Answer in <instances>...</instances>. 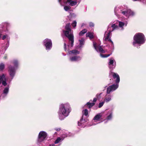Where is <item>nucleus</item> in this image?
<instances>
[{
    "label": "nucleus",
    "instance_id": "f257e3e1",
    "mask_svg": "<svg viewBox=\"0 0 146 146\" xmlns=\"http://www.w3.org/2000/svg\"><path fill=\"white\" fill-rule=\"evenodd\" d=\"M112 115V112L111 110L109 111L108 112L106 111L103 113H99L97 114L94 118L92 121V124L90 126L94 125L100 123L102 121V119L104 120H111Z\"/></svg>",
    "mask_w": 146,
    "mask_h": 146
},
{
    "label": "nucleus",
    "instance_id": "f03ea898",
    "mask_svg": "<svg viewBox=\"0 0 146 146\" xmlns=\"http://www.w3.org/2000/svg\"><path fill=\"white\" fill-rule=\"evenodd\" d=\"M114 11L115 15L118 17L123 15L125 16L127 18H128L129 16H133L134 15V13L133 11L125 6L115 7Z\"/></svg>",
    "mask_w": 146,
    "mask_h": 146
},
{
    "label": "nucleus",
    "instance_id": "7ed1b4c3",
    "mask_svg": "<svg viewBox=\"0 0 146 146\" xmlns=\"http://www.w3.org/2000/svg\"><path fill=\"white\" fill-rule=\"evenodd\" d=\"M70 105L68 103L62 104L59 106L58 114L59 119L63 120L68 116L71 111Z\"/></svg>",
    "mask_w": 146,
    "mask_h": 146
},
{
    "label": "nucleus",
    "instance_id": "20e7f679",
    "mask_svg": "<svg viewBox=\"0 0 146 146\" xmlns=\"http://www.w3.org/2000/svg\"><path fill=\"white\" fill-rule=\"evenodd\" d=\"M68 49L67 50L66 44V43H64V48L65 51L67 50L68 52V54L70 56L69 60L70 61H78L80 60L81 59V57L79 56H77L76 55L79 54L80 53V51L76 50H72L70 51V45H68Z\"/></svg>",
    "mask_w": 146,
    "mask_h": 146
},
{
    "label": "nucleus",
    "instance_id": "39448f33",
    "mask_svg": "<svg viewBox=\"0 0 146 146\" xmlns=\"http://www.w3.org/2000/svg\"><path fill=\"white\" fill-rule=\"evenodd\" d=\"M145 36L143 34L137 33L134 36L133 45L134 46L139 48L141 45L145 42Z\"/></svg>",
    "mask_w": 146,
    "mask_h": 146
},
{
    "label": "nucleus",
    "instance_id": "423d86ee",
    "mask_svg": "<svg viewBox=\"0 0 146 146\" xmlns=\"http://www.w3.org/2000/svg\"><path fill=\"white\" fill-rule=\"evenodd\" d=\"M112 76L114 79H116L115 82L117 83L116 84H113L108 87L107 89V94H109L111 92L116 90L118 87V83L120 81V78L118 74L114 72H111L109 74V76Z\"/></svg>",
    "mask_w": 146,
    "mask_h": 146
},
{
    "label": "nucleus",
    "instance_id": "0eeeda50",
    "mask_svg": "<svg viewBox=\"0 0 146 146\" xmlns=\"http://www.w3.org/2000/svg\"><path fill=\"white\" fill-rule=\"evenodd\" d=\"M70 23L67 24L65 27L66 31L63 30V31L65 36L69 39L71 42V47H72L73 46L74 42V36L73 34V31L70 28Z\"/></svg>",
    "mask_w": 146,
    "mask_h": 146
},
{
    "label": "nucleus",
    "instance_id": "6e6552de",
    "mask_svg": "<svg viewBox=\"0 0 146 146\" xmlns=\"http://www.w3.org/2000/svg\"><path fill=\"white\" fill-rule=\"evenodd\" d=\"M13 63L14 64L15 68L11 66H10L9 67L8 71L10 76L12 77L11 79L13 78L15 75L16 69H17L18 65V62L16 60H14Z\"/></svg>",
    "mask_w": 146,
    "mask_h": 146
},
{
    "label": "nucleus",
    "instance_id": "1a4fd4ad",
    "mask_svg": "<svg viewBox=\"0 0 146 146\" xmlns=\"http://www.w3.org/2000/svg\"><path fill=\"white\" fill-rule=\"evenodd\" d=\"M47 133L44 131H41L39 134L37 139V144L44 141L47 139Z\"/></svg>",
    "mask_w": 146,
    "mask_h": 146
},
{
    "label": "nucleus",
    "instance_id": "9d476101",
    "mask_svg": "<svg viewBox=\"0 0 146 146\" xmlns=\"http://www.w3.org/2000/svg\"><path fill=\"white\" fill-rule=\"evenodd\" d=\"M111 31H106L105 33L104 40L106 41H108L111 45V48H112L113 47V42L110 39V37L111 36Z\"/></svg>",
    "mask_w": 146,
    "mask_h": 146
},
{
    "label": "nucleus",
    "instance_id": "9b49d317",
    "mask_svg": "<svg viewBox=\"0 0 146 146\" xmlns=\"http://www.w3.org/2000/svg\"><path fill=\"white\" fill-rule=\"evenodd\" d=\"M43 44L47 50L50 49L52 47V42L50 39L47 38L45 39L43 41Z\"/></svg>",
    "mask_w": 146,
    "mask_h": 146
},
{
    "label": "nucleus",
    "instance_id": "f8f14e48",
    "mask_svg": "<svg viewBox=\"0 0 146 146\" xmlns=\"http://www.w3.org/2000/svg\"><path fill=\"white\" fill-rule=\"evenodd\" d=\"M93 46L96 50L98 52L102 53H104L105 51L103 50L101 46L98 45L96 43L94 42H93Z\"/></svg>",
    "mask_w": 146,
    "mask_h": 146
},
{
    "label": "nucleus",
    "instance_id": "ddd939ff",
    "mask_svg": "<svg viewBox=\"0 0 146 146\" xmlns=\"http://www.w3.org/2000/svg\"><path fill=\"white\" fill-rule=\"evenodd\" d=\"M117 24L113 23H111L108 26V31H110L112 32L114 30L118 28Z\"/></svg>",
    "mask_w": 146,
    "mask_h": 146
},
{
    "label": "nucleus",
    "instance_id": "4468645a",
    "mask_svg": "<svg viewBox=\"0 0 146 146\" xmlns=\"http://www.w3.org/2000/svg\"><path fill=\"white\" fill-rule=\"evenodd\" d=\"M109 68L111 69L114 68L116 66L115 62L112 58H111L109 59Z\"/></svg>",
    "mask_w": 146,
    "mask_h": 146
},
{
    "label": "nucleus",
    "instance_id": "2eb2a0df",
    "mask_svg": "<svg viewBox=\"0 0 146 146\" xmlns=\"http://www.w3.org/2000/svg\"><path fill=\"white\" fill-rule=\"evenodd\" d=\"M1 83H2L4 86H5L7 85L6 78L4 74H2L0 76V85Z\"/></svg>",
    "mask_w": 146,
    "mask_h": 146
},
{
    "label": "nucleus",
    "instance_id": "dca6fc26",
    "mask_svg": "<svg viewBox=\"0 0 146 146\" xmlns=\"http://www.w3.org/2000/svg\"><path fill=\"white\" fill-rule=\"evenodd\" d=\"M81 0H76V1H72L71 0H67V3H68L70 5L73 6L76 5L78 3V4L80 3Z\"/></svg>",
    "mask_w": 146,
    "mask_h": 146
},
{
    "label": "nucleus",
    "instance_id": "f3484780",
    "mask_svg": "<svg viewBox=\"0 0 146 146\" xmlns=\"http://www.w3.org/2000/svg\"><path fill=\"white\" fill-rule=\"evenodd\" d=\"M9 86L5 88L3 90V92L1 94V96L3 98H4L6 96L8 93L9 91Z\"/></svg>",
    "mask_w": 146,
    "mask_h": 146
},
{
    "label": "nucleus",
    "instance_id": "a211bd4d",
    "mask_svg": "<svg viewBox=\"0 0 146 146\" xmlns=\"http://www.w3.org/2000/svg\"><path fill=\"white\" fill-rule=\"evenodd\" d=\"M86 120H86L85 119H83V118H82L80 119V121L78 122V125L81 127H83L84 125L85 122L87 121Z\"/></svg>",
    "mask_w": 146,
    "mask_h": 146
},
{
    "label": "nucleus",
    "instance_id": "6ab92c4d",
    "mask_svg": "<svg viewBox=\"0 0 146 146\" xmlns=\"http://www.w3.org/2000/svg\"><path fill=\"white\" fill-rule=\"evenodd\" d=\"M117 21L119 23V27L121 28L122 29H123V26L125 25L126 26L127 24V22H125L124 23L120 21Z\"/></svg>",
    "mask_w": 146,
    "mask_h": 146
},
{
    "label": "nucleus",
    "instance_id": "aec40b11",
    "mask_svg": "<svg viewBox=\"0 0 146 146\" xmlns=\"http://www.w3.org/2000/svg\"><path fill=\"white\" fill-rule=\"evenodd\" d=\"M103 93H101L99 94H98L96 95V97L99 100H102L104 97V95H102Z\"/></svg>",
    "mask_w": 146,
    "mask_h": 146
},
{
    "label": "nucleus",
    "instance_id": "412c9836",
    "mask_svg": "<svg viewBox=\"0 0 146 146\" xmlns=\"http://www.w3.org/2000/svg\"><path fill=\"white\" fill-rule=\"evenodd\" d=\"M66 136L64 137H58L56 139L55 141L54 142V143L55 144H57L60 141H61L63 140L64 138Z\"/></svg>",
    "mask_w": 146,
    "mask_h": 146
},
{
    "label": "nucleus",
    "instance_id": "4be33fe9",
    "mask_svg": "<svg viewBox=\"0 0 146 146\" xmlns=\"http://www.w3.org/2000/svg\"><path fill=\"white\" fill-rule=\"evenodd\" d=\"M59 2L62 6H64L65 4L67 5V1L66 0H58Z\"/></svg>",
    "mask_w": 146,
    "mask_h": 146
},
{
    "label": "nucleus",
    "instance_id": "5701e85b",
    "mask_svg": "<svg viewBox=\"0 0 146 146\" xmlns=\"http://www.w3.org/2000/svg\"><path fill=\"white\" fill-rule=\"evenodd\" d=\"M112 96L110 95H109L108 96L107 95L104 100V102H108L110 101L111 100V98Z\"/></svg>",
    "mask_w": 146,
    "mask_h": 146
},
{
    "label": "nucleus",
    "instance_id": "b1692460",
    "mask_svg": "<svg viewBox=\"0 0 146 146\" xmlns=\"http://www.w3.org/2000/svg\"><path fill=\"white\" fill-rule=\"evenodd\" d=\"M3 25V27L2 28H3V29H4V28L5 27L6 28V30H4V31L5 32H6L8 31V30L7 29V28L8 27V26L9 25V24L7 23H2Z\"/></svg>",
    "mask_w": 146,
    "mask_h": 146
},
{
    "label": "nucleus",
    "instance_id": "393cba45",
    "mask_svg": "<svg viewBox=\"0 0 146 146\" xmlns=\"http://www.w3.org/2000/svg\"><path fill=\"white\" fill-rule=\"evenodd\" d=\"M64 9L66 11H70L71 7L69 5L64 6Z\"/></svg>",
    "mask_w": 146,
    "mask_h": 146
},
{
    "label": "nucleus",
    "instance_id": "a878e982",
    "mask_svg": "<svg viewBox=\"0 0 146 146\" xmlns=\"http://www.w3.org/2000/svg\"><path fill=\"white\" fill-rule=\"evenodd\" d=\"M79 40L80 42V47H82L84 44V38H82Z\"/></svg>",
    "mask_w": 146,
    "mask_h": 146
},
{
    "label": "nucleus",
    "instance_id": "bb28decb",
    "mask_svg": "<svg viewBox=\"0 0 146 146\" xmlns=\"http://www.w3.org/2000/svg\"><path fill=\"white\" fill-rule=\"evenodd\" d=\"M86 37H89L90 39H92L94 38L92 34L90 32L87 33L86 34Z\"/></svg>",
    "mask_w": 146,
    "mask_h": 146
},
{
    "label": "nucleus",
    "instance_id": "cd10ccee",
    "mask_svg": "<svg viewBox=\"0 0 146 146\" xmlns=\"http://www.w3.org/2000/svg\"><path fill=\"white\" fill-rule=\"evenodd\" d=\"M90 101L88 102L86 104V105L88 106L89 108L92 107L95 104V103L94 102L90 103Z\"/></svg>",
    "mask_w": 146,
    "mask_h": 146
},
{
    "label": "nucleus",
    "instance_id": "c85d7f7f",
    "mask_svg": "<svg viewBox=\"0 0 146 146\" xmlns=\"http://www.w3.org/2000/svg\"><path fill=\"white\" fill-rule=\"evenodd\" d=\"M87 32V30L86 29H84L81 31L79 33L80 36H82Z\"/></svg>",
    "mask_w": 146,
    "mask_h": 146
},
{
    "label": "nucleus",
    "instance_id": "c756f323",
    "mask_svg": "<svg viewBox=\"0 0 146 146\" xmlns=\"http://www.w3.org/2000/svg\"><path fill=\"white\" fill-rule=\"evenodd\" d=\"M111 54V53L108 54H100V56L102 58H106L109 56Z\"/></svg>",
    "mask_w": 146,
    "mask_h": 146
},
{
    "label": "nucleus",
    "instance_id": "7c9ffc66",
    "mask_svg": "<svg viewBox=\"0 0 146 146\" xmlns=\"http://www.w3.org/2000/svg\"><path fill=\"white\" fill-rule=\"evenodd\" d=\"M6 38L7 39V40L8 43L9 44V37L7 35H4L3 37H2V39L4 40L5 38Z\"/></svg>",
    "mask_w": 146,
    "mask_h": 146
},
{
    "label": "nucleus",
    "instance_id": "2f4dec72",
    "mask_svg": "<svg viewBox=\"0 0 146 146\" xmlns=\"http://www.w3.org/2000/svg\"><path fill=\"white\" fill-rule=\"evenodd\" d=\"M5 65L3 63H1L0 64V70H3L4 68Z\"/></svg>",
    "mask_w": 146,
    "mask_h": 146
},
{
    "label": "nucleus",
    "instance_id": "473e14b6",
    "mask_svg": "<svg viewBox=\"0 0 146 146\" xmlns=\"http://www.w3.org/2000/svg\"><path fill=\"white\" fill-rule=\"evenodd\" d=\"M83 113L85 116H87L88 114V110L87 109H85L83 111Z\"/></svg>",
    "mask_w": 146,
    "mask_h": 146
},
{
    "label": "nucleus",
    "instance_id": "72a5a7b5",
    "mask_svg": "<svg viewBox=\"0 0 146 146\" xmlns=\"http://www.w3.org/2000/svg\"><path fill=\"white\" fill-rule=\"evenodd\" d=\"M76 22L75 21H73V23H72L71 25L73 28H75L76 25Z\"/></svg>",
    "mask_w": 146,
    "mask_h": 146
},
{
    "label": "nucleus",
    "instance_id": "f704fd0d",
    "mask_svg": "<svg viewBox=\"0 0 146 146\" xmlns=\"http://www.w3.org/2000/svg\"><path fill=\"white\" fill-rule=\"evenodd\" d=\"M133 1H139L142 2L144 4H146V1L145 0H132Z\"/></svg>",
    "mask_w": 146,
    "mask_h": 146
},
{
    "label": "nucleus",
    "instance_id": "c9c22d12",
    "mask_svg": "<svg viewBox=\"0 0 146 146\" xmlns=\"http://www.w3.org/2000/svg\"><path fill=\"white\" fill-rule=\"evenodd\" d=\"M104 102H102L100 103L99 104V108H101L104 105Z\"/></svg>",
    "mask_w": 146,
    "mask_h": 146
},
{
    "label": "nucleus",
    "instance_id": "e433bc0d",
    "mask_svg": "<svg viewBox=\"0 0 146 146\" xmlns=\"http://www.w3.org/2000/svg\"><path fill=\"white\" fill-rule=\"evenodd\" d=\"M89 26L90 27H93L94 26V24L92 23H89Z\"/></svg>",
    "mask_w": 146,
    "mask_h": 146
},
{
    "label": "nucleus",
    "instance_id": "4c0bfd02",
    "mask_svg": "<svg viewBox=\"0 0 146 146\" xmlns=\"http://www.w3.org/2000/svg\"><path fill=\"white\" fill-rule=\"evenodd\" d=\"M97 100V99L96 98H94L93 99V102H96Z\"/></svg>",
    "mask_w": 146,
    "mask_h": 146
},
{
    "label": "nucleus",
    "instance_id": "58836bf2",
    "mask_svg": "<svg viewBox=\"0 0 146 146\" xmlns=\"http://www.w3.org/2000/svg\"><path fill=\"white\" fill-rule=\"evenodd\" d=\"M60 128H57L55 129V130L57 131H60Z\"/></svg>",
    "mask_w": 146,
    "mask_h": 146
},
{
    "label": "nucleus",
    "instance_id": "ea45409f",
    "mask_svg": "<svg viewBox=\"0 0 146 146\" xmlns=\"http://www.w3.org/2000/svg\"><path fill=\"white\" fill-rule=\"evenodd\" d=\"M49 146H56L54 144H50Z\"/></svg>",
    "mask_w": 146,
    "mask_h": 146
},
{
    "label": "nucleus",
    "instance_id": "a19ab883",
    "mask_svg": "<svg viewBox=\"0 0 146 146\" xmlns=\"http://www.w3.org/2000/svg\"><path fill=\"white\" fill-rule=\"evenodd\" d=\"M84 25H85V24L84 23H83L82 24L81 26L82 27L83 26H84Z\"/></svg>",
    "mask_w": 146,
    "mask_h": 146
},
{
    "label": "nucleus",
    "instance_id": "79ce46f5",
    "mask_svg": "<svg viewBox=\"0 0 146 146\" xmlns=\"http://www.w3.org/2000/svg\"><path fill=\"white\" fill-rule=\"evenodd\" d=\"M2 35V34L0 33V38L1 37Z\"/></svg>",
    "mask_w": 146,
    "mask_h": 146
}]
</instances>
